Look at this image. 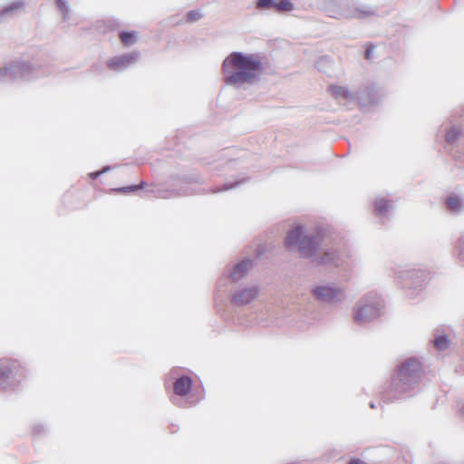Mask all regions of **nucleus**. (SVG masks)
Masks as SVG:
<instances>
[{"instance_id": "nucleus-1", "label": "nucleus", "mask_w": 464, "mask_h": 464, "mask_svg": "<svg viewBox=\"0 0 464 464\" xmlns=\"http://www.w3.org/2000/svg\"><path fill=\"white\" fill-rule=\"evenodd\" d=\"M285 246L288 250L297 247L301 256L315 266L340 267L345 263V254L334 242L330 228L325 226H317L305 233L304 227L297 225L288 231Z\"/></svg>"}, {"instance_id": "nucleus-2", "label": "nucleus", "mask_w": 464, "mask_h": 464, "mask_svg": "<svg viewBox=\"0 0 464 464\" xmlns=\"http://www.w3.org/2000/svg\"><path fill=\"white\" fill-rule=\"evenodd\" d=\"M263 71V63L256 54L233 52L222 63L225 84L236 89L254 85L259 82Z\"/></svg>"}, {"instance_id": "nucleus-3", "label": "nucleus", "mask_w": 464, "mask_h": 464, "mask_svg": "<svg viewBox=\"0 0 464 464\" xmlns=\"http://www.w3.org/2000/svg\"><path fill=\"white\" fill-rule=\"evenodd\" d=\"M422 376L423 369L420 360L414 357L403 360L395 367L383 399L395 402L413 397L420 391Z\"/></svg>"}, {"instance_id": "nucleus-4", "label": "nucleus", "mask_w": 464, "mask_h": 464, "mask_svg": "<svg viewBox=\"0 0 464 464\" xmlns=\"http://www.w3.org/2000/svg\"><path fill=\"white\" fill-rule=\"evenodd\" d=\"M47 73L45 64L39 59L24 60L19 58L6 63L4 67H0V83L5 79L29 82Z\"/></svg>"}, {"instance_id": "nucleus-5", "label": "nucleus", "mask_w": 464, "mask_h": 464, "mask_svg": "<svg viewBox=\"0 0 464 464\" xmlns=\"http://www.w3.org/2000/svg\"><path fill=\"white\" fill-rule=\"evenodd\" d=\"M383 301L373 294L366 295L359 299L353 307V320L359 325H365L378 319L382 314Z\"/></svg>"}, {"instance_id": "nucleus-6", "label": "nucleus", "mask_w": 464, "mask_h": 464, "mask_svg": "<svg viewBox=\"0 0 464 464\" xmlns=\"http://www.w3.org/2000/svg\"><path fill=\"white\" fill-rule=\"evenodd\" d=\"M25 377V370L14 359H0V390L5 392H14Z\"/></svg>"}, {"instance_id": "nucleus-7", "label": "nucleus", "mask_w": 464, "mask_h": 464, "mask_svg": "<svg viewBox=\"0 0 464 464\" xmlns=\"http://www.w3.org/2000/svg\"><path fill=\"white\" fill-rule=\"evenodd\" d=\"M396 275L410 299H414L421 294L428 278L427 272L419 268L401 270L396 272Z\"/></svg>"}, {"instance_id": "nucleus-8", "label": "nucleus", "mask_w": 464, "mask_h": 464, "mask_svg": "<svg viewBox=\"0 0 464 464\" xmlns=\"http://www.w3.org/2000/svg\"><path fill=\"white\" fill-rule=\"evenodd\" d=\"M313 298L321 304H338L346 299L345 289L334 283L321 282L310 289Z\"/></svg>"}, {"instance_id": "nucleus-9", "label": "nucleus", "mask_w": 464, "mask_h": 464, "mask_svg": "<svg viewBox=\"0 0 464 464\" xmlns=\"http://www.w3.org/2000/svg\"><path fill=\"white\" fill-rule=\"evenodd\" d=\"M202 178L195 173L192 174H184V175H176L171 176L169 179L168 184L171 187L169 189L162 190L159 189L157 191L156 197L161 198H169L175 197H181L190 195L191 192L187 187L177 188L178 185H187L191 183H201Z\"/></svg>"}, {"instance_id": "nucleus-10", "label": "nucleus", "mask_w": 464, "mask_h": 464, "mask_svg": "<svg viewBox=\"0 0 464 464\" xmlns=\"http://www.w3.org/2000/svg\"><path fill=\"white\" fill-rule=\"evenodd\" d=\"M193 381L190 376L182 374L178 376L173 382L174 397L172 402L181 408H187L196 404V401L189 402V400H183L189 395L192 390Z\"/></svg>"}, {"instance_id": "nucleus-11", "label": "nucleus", "mask_w": 464, "mask_h": 464, "mask_svg": "<svg viewBox=\"0 0 464 464\" xmlns=\"http://www.w3.org/2000/svg\"><path fill=\"white\" fill-rule=\"evenodd\" d=\"M380 100L381 95L374 83H365L356 91L355 103L357 102L362 109L374 106Z\"/></svg>"}, {"instance_id": "nucleus-12", "label": "nucleus", "mask_w": 464, "mask_h": 464, "mask_svg": "<svg viewBox=\"0 0 464 464\" xmlns=\"http://www.w3.org/2000/svg\"><path fill=\"white\" fill-rule=\"evenodd\" d=\"M140 58V52L134 51L111 57L106 64L111 71L121 72L136 64Z\"/></svg>"}, {"instance_id": "nucleus-13", "label": "nucleus", "mask_w": 464, "mask_h": 464, "mask_svg": "<svg viewBox=\"0 0 464 464\" xmlns=\"http://www.w3.org/2000/svg\"><path fill=\"white\" fill-rule=\"evenodd\" d=\"M328 92L339 103L344 106L355 104L356 92L349 90L346 86L332 84L328 87Z\"/></svg>"}, {"instance_id": "nucleus-14", "label": "nucleus", "mask_w": 464, "mask_h": 464, "mask_svg": "<svg viewBox=\"0 0 464 464\" xmlns=\"http://www.w3.org/2000/svg\"><path fill=\"white\" fill-rule=\"evenodd\" d=\"M259 293L257 286H249L237 291L230 299V303L237 306H243L255 300Z\"/></svg>"}, {"instance_id": "nucleus-15", "label": "nucleus", "mask_w": 464, "mask_h": 464, "mask_svg": "<svg viewBox=\"0 0 464 464\" xmlns=\"http://www.w3.org/2000/svg\"><path fill=\"white\" fill-rule=\"evenodd\" d=\"M253 265V260L250 258H244L233 266H227L225 270V275L233 282H237L244 278L249 267Z\"/></svg>"}, {"instance_id": "nucleus-16", "label": "nucleus", "mask_w": 464, "mask_h": 464, "mask_svg": "<svg viewBox=\"0 0 464 464\" xmlns=\"http://www.w3.org/2000/svg\"><path fill=\"white\" fill-rule=\"evenodd\" d=\"M392 210V205L389 199L385 198H375L373 214L382 224H385L386 220L391 219Z\"/></svg>"}, {"instance_id": "nucleus-17", "label": "nucleus", "mask_w": 464, "mask_h": 464, "mask_svg": "<svg viewBox=\"0 0 464 464\" xmlns=\"http://www.w3.org/2000/svg\"><path fill=\"white\" fill-rule=\"evenodd\" d=\"M377 9L371 5H362L359 7H354L351 10L343 13L345 18L364 19L370 16L376 15Z\"/></svg>"}, {"instance_id": "nucleus-18", "label": "nucleus", "mask_w": 464, "mask_h": 464, "mask_svg": "<svg viewBox=\"0 0 464 464\" xmlns=\"http://www.w3.org/2000/svg\"><path fill=\"white\" fill-rule=\"evenodd\" d=\"M24 7L23 0H16L0 9V24L8 21L15 16Z\"/></svg>"}, {"instance_id": "nucleus-19", "label": "nucleus", "mask_w": 464, "mask_h": 464, "mask_svg": "<svg viewBox=\"0 0 464 464\" xmlns=\"http://www.w3.org/2000/svg\"><path fill=\"white\" fill-rule=\"evenodd\" d=\"M462 135L463 131L459 126L450 125V127L446 128L444 133V140L446 144L445 147L447 149L454 148Z\"/></svg>"}, {"instance_id": "nucleus-20", "label": "nucleus", "mask_w": 464, "mask_h": 464, "mask_svg": "<svg viewBox=\"0 0 464 464\" xmlns=\"http://www.w3.org/2000/svg\"><path fill=\"white\" fill-rule=\"evenodd\" d=\"M447 209L452 214H459L464 211V198L457 194H450L445 199Z\"/></svg>"}, {"instance_id": "nucleus-21", "label": "nucleus", "mask_w": 464, "mask_h": 464, "mask_svg": "<svg viewBox=\"0 0 464 464\" xmlns=\"http://www.w3.org/2000/svg\"><path fill=\"white\" fill-rule=\"evenodd\" d=\"M247 180H248V178L244 177V178L237 179L234 181H227V182H225L222 185V187H218L215 189H213L212 192L218 193V192L227 191V190H229L232 188H236L239 187L240 185L244 184L245 182H246Z\"/></svg>"}, {"instance_id": "nucleus-22", "label": "nucleus", "mask_w": 464, "mask_h": 464, "mask_svg": "<svg viewBox=\"0 0 464 464\" xmlns=\"http://www.w3.org/2000/svg\"><path fill=\"white\" fill-rule=\"evenodd\" d=\"M145 186H146V182L140 181L139 184H136V185H129V186L112 188V191L115 193L130 194V193H136V192L143 189L145 188Z\"/></svg>"}, {"instance_id": "nucleus-23", "label": "nucleus", "mask_w": 464, "mask_h": 464, "mask_svg": "<svg viewBox=\"0 0 464 464\" xmlns=\"http://www.w3.org/2000/svg\"><path fill=\"white\" fill-rule=\"evenodd\" d=\"M119 37L121 42L126 46L134 44L138 39L137 33L135 31H121L119 34Z\"/></svg>"}, {"instance_id": "nucleus-24", "label": "nucleus", "mask_w": 464, "mask_h": 464, "mask_svg": "<svg viewBox=\"0 0 464 464\" xmlns=\"http://www.w3.org/2000/svg\"><path fill=\"white\" fill-rule=\"evenodd\" d=\"M55 5L60 11L63 21H67L70 18V5L67 0H54Z\"/></svg>"}, {"instance_id": "nucleus-25", "label": "nucleus", "mask_w": 464, "mask_h": 464, "mask_svg": "<svg viewBox=\"0 0 464 464\" xmlns=\"http://www.w3.org/2000/svg\"><path fill=\"white\" fill-rule=\"evenodd\" d=\"M433 343L439 351H444L449 347L450 340L447 334H437Z\"/></svg>"}, {"instance_id": "nucleus-26", "label": "nucleus", "mask_w": 464, "mask_h": 464, "mask_svg": "<svg viewBox=\"0 0 464 464\" xmlns=\"http://www.w3.org/2000/svg\"><path fill=\"white\" fill-rule=\"evenodd\" d=\"M295 10V5L290 0H277L276 13L282 14Z\"/></svg>"}, {"instance_id": "nucleus-27", "label": "nucleus", "mask_w": 464, "mask_h": 464, "mask_svg": "<svg viewBox=\"0 0 464 464\" xmlns=\"http://www.w3.org/2000/svg\"><path fill=\"white\" fill-rule=\"evenodd\" d=\"M202 16L203 15L199 10H190L186 14V21L193 23L199 20Z\"/></svg>"}, {"instance_id": "nucleus-28", "label": "nucleus", "mask_w": 464, "mask_h": 464, "mask_svg": "<svg viewBox=\"0 0 464 464\" xmlns=\"http://www.w3.org/2000/svg\"><path fill=\"white\" fill-rule=\"evenodd\" d=\"M33 435L35 437H41L47 432V428L44 424L36 423L32 428Z\"/></svg>"}, {"instance_id": "nucleus-29", "label": "nucleus", "mask_w": 464, "mask_h": 464, "mask_svg": "<svg viewBox=\"0 0 464 464\" xmlns=\"http://www.w3.org/2000/svg\"><path fill=\"white\" fill-rule=\"evenodd\" d=\"M271 4H274V0H256L255 6L260 11L270 10Z\"/></svg>"}, {"instance_id": "nucleus-30", "label": "nucleus", "mask_w": 464, "mask_h": 464, "mask_svg": "<svg viewBox=\"0 0 464 464\" xmlns=\"http://www.w3.org/2000/svg\"><path fill=\"white\" fill-rule=\"evenodd\" d=\"M111 169V166H105L103 167L101 170H97V171H94V172H92L89 174L90 178L92 179H96L97 178H99L101 175L108 172L109 170Z\"/></svg>"}, {"instance_id": "nucleus-31", "label": "nucleus", "mask_w": 464, "mask_h": 464, "mask_svg": "<svg viewBox=\"0 0 464 464\" xmlns=\"http://www.w3.org/2000/svg\"><path fill=\"white\" fill-rule=\"evenodd\" d=\"M457 248L460 258L464 261V235L457 242Z\"/></svg>"}, {"instance_id": "nucleus-32", "label": "nucleus", "mask_w": 464, "mask_h": 464, "mask_svg": "<svg viewBox=\"0 0 464 464\" xmlns=\"http://www.w3.org/2000/svg\"><path fill=\"white\" fill-rule=\"evenodd\" d=\"M90 71L92 72V73H97V74H101L103 71V67H102V64L101 63H95L93 65L91 66V69Z\"/></svg>"}, {"instance_id": "nucleus-33", "label": "nucleus", "mask_w": 464, "mask_h": 464, "mask_svg": "<svg viewBox=\"0 0 464 464\" xmlns=\"http://www.w3.org/2000/svg\"><path fill=\"white\" fill-rule=\"evenodd\" d=\"M372 51H373V46H368L366 48L364 56L367 60L371 59Z\"/></svg>"}, {"instance_id": "nucleus-34", "label": "nucleus", "mask_w": 464, "mask_h": 464, "mask_svg": "<svg viewBox=\"0 0 464 464\" xmlns=\"http://www.w3.org/2000/svg\"><path fill=\"white\" fill-rule=\"evenodd\" d=\"M348 464H366V463L360 459H353L349 461Z\"/></svg>"}, {"instance_id": "nucleus-35", "label": "nucleus", "mask_w": 464, "mask_h": 464, "mask_svg": "<svg viewBox=\"0 0 464 464\" xmlns=\"http://www.w3.org/2000/svg\"><path fill=\"white\" fill-rule=\"evenodd\" d=\"M277 0H274V4H271V9L276 12Z\"/></svg>"}, {"instance_id": "nucleus-36", "label": "nucleus", "mask_w": 464, "mask_h": 464, "mask_svg": "<svg viewBox=\"0 0 464 464\" xmlns=\"http://www.w3.org/2000/svg\"><path fill=\"white\" fill-rule=\"evenodd\" d=\"M370 407H371L372 409H374V408L376 407V406H375V403H374L373 401H371V402H370Z\"/></svg>"}, {"instance_id": "nucleus-37", "label": "nucleus", "mask_w": 464, "mask_h": 464, "mask_svg": "<svg viewBox=\"0 0 464 464\" xmlns=\"http://www.w3.org/2000/svg\"><path fill=\"white\" fill-rule=\"evenodd\" d=\"M460 413L462 416H464V405L460 408Z\"/></svg>"}, {"instance_id": "nucleus-38", "label": "nucleus", "mask_w": 464, "mask_h": 464, "mask_svg": "<svg viewBox=\"0 0 464 464\" xmlns=\"http://www.w3.org/2000/svg\"><path fill=\"white\" fill-rule=\"evenodd\" d=\"M221 280H222V279H220V280H219V282H218V287H219V286H220V285H221Z\"/></svg>"}]
</instances>
